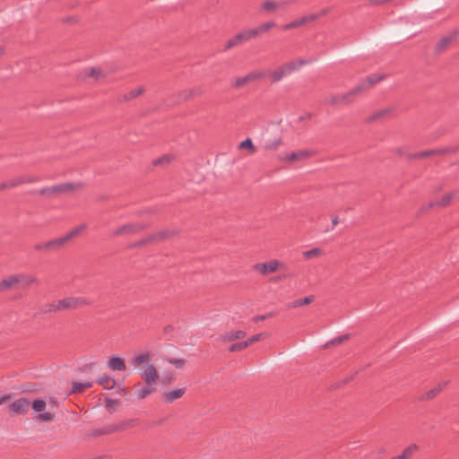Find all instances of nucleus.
<instances>
[{"label": "nucleus", "mask_w": 459, "mask_h": 459, "mask_svg": "<svg viewBox=\"0 0 459 459\" xmlns=\"http://www.w3.org/2000/svg\"><path fill=\"white\" fill-rule=\"evenodd\" d=\"M253 38H255V32L251 29L245 30L229 39L224 46V50L227 51L238 44L249 41Z\"/></svg>", "instance_id": "nucleus-4"}, {"label": "nucleus", "mask_w": 459, "mask_h": 459, "mask_svg": "<svg viewBox=\"0 0 459 459\" xmlns=\"http://www.w3.org/2000/svg\"><path fill=\"white\" fill-rule=\"evenodd\" d=\"M64 244L62 238H57L51 239L45 243H39L36 244L34 246V248L38 251H48V250H53L57 249L60 247H62Z\"/></svg>", "instance_id": "nucleus-10"}, {"label": "nucleus", "mask_w": 459, "mask_h": 459, "mask_svg": "<svg viewBox=\"0 0 459 459\" xmlns=\"http://www.w3.org/2000/svg\"><path fill=\"white\" fill-rule=\"evenodd\" d=\"M450 152V149L447 148H441V149H432L429 151L420 152L413 153L410 155L411 159H419V158H424L434 154H445L446 152Z\"/></svg>", "instance_id": "nucleus-15"}, {"label": "nucleus", "mask_w": 459, "mask_h": 459, "mask_svg": "<svg viewBox=\"0 0 459 459\" xmlns=\"http://www.w3.org/2000/svg\"><path fill=\"white\" fill-rule=\"evenodd\" d=\"M389 112H390V109H388V108L381 109V110L374 113L373 115H371L368 117V121H374L378 118H381V117L386 116Z\"/></svg>", "instance_id": "nucleus-39"}, {"label": "nucleus", "mask_w": 459, "mask_h": 459, "mask_svg": "<svg viewBox=\"0 0 459 459\" xmlns=\"http://www.w3.org/2000/svg\"><path fill=\"white\" fill-rule=\"evenodd\" d=\"M186 388L184 387H178L171 391H169L167 393L163 394L164 402L166 403H172L177 399L181 398L186 394Z\"/></svg>", "instance_id": "nucleus-11"}, {"label": "nucleus", "mask_w": 459, "mask_h": 459, "mask_svg": "<svg viewBox=\"0 0 459 459\" xmlns=\"http://www.w3.org/2000/svg\"><path fill=\"white\" fill-rule=\"evenodd\" d=\"M30 404L33 411L37 412H41L47 408V403L43 399H36Z\"/></svg>", "instance_id": "nucleus-32"}, {"label": "nucleus", "mask_w": 459, "mask_h": 459, "mask_svg": "<svg viewBox=\"0 0 459 459\" xmlns=\"http://www.w3.org/2000/svg\"><path fill=\"white\" fill-rule=\"evenodd\" d=\"M309 155H310V152L307 151H299V152H294L286 154L285 156H281L280 160H285V161H293L296 160L305 159V158L308 157Z\"/></svg>", "instance_id": "nucleus-17"}, {"label": "nucleus", "mask_w": 459, "mask_h": 459, "mask_svg": "<svg viewBox=\"0 0 459 459\" xmlns=\"http://www.w3.org/2000/svg\"><path fill=\"white\" fill-rule=\"evenodd\" d=\"M143 91H144L143 87H138L137 89L130 91L129 92L121 96L119 99V101H123V102L130 101L133 99L140 96Z\"/></svg>", "instance_id": "nucleus-22"}, {"label": "nucleus", "mask_w": 459, "mask_h": 459, "mask_svg": "<svg viewBox=\"0 0 459 459\" xmlns=\"http://www.w3.org/2000/svg\"><path fill=\"white\" fill-rule=\"evenodd\" d=\"M35 418L39 421H51L54 417L50 412H43L37 415Z\"/></svg>", "instance_id": "nucleus-42"}, {"label": "nucleus", "mask_w": 459, "mask_h": 459, "mask_svg": "<svg viewBox=\"0 0 459 459\" xmlns=\"http://www.w3.org/2000/svg\"><path fill=\"white\" fill-rule=\"evenodd\" d=\"M365 88L364 83H359L349 92L339 94V95H332L325 100V103L331 106H345L350 104L352 101V96L363 91Z\"/></svg>", "instance_id": "nucleus-2"}, {"label": "nucleus", "mask_w": 459, "mask_h": 459, "mask_svg": "<svg viewBox=\"0 0 459 459\" xmlns=\"http://www.w3.org/2000/svg\"><path fill=\"white\" fill-rule=\"evenodd\" d=\"M170 235V232L168 231V230H162V231H160L159 233H157L156 235H153V236H151L148 240H152V239H157V238H166L168 236ZM147 239L145 240H143L141 243H144L146 242Z\"/></svg>", "instance_id": "nucleus-41"}, {"label": "nucleus", "mask_w": 459, "mask_h": 459, "mask_svg": "<svg viewBox=\"0 0 459 459\" xmlns=\"http://www.w3.org/2000/svg\"><path fill=\"white\" fill-rule=\"evenodd\" d=\"M170 160V157L168 156V155H164L160 158H158L156 159L155 160H153V164L154 165H160V164H163L165 162H169Z\"/></svg>", "instance_id": "nucleus-48"}, {"label": "nucleus", "mask_w": 459, "mask_h": 459, "mask_svg": "<svg viewBox=\"0 0 459 459\" xmlns=\"http://www.w3.org/2000/svg\"><path fill=\"white\" fill-rule=\"evenodd\" d=\"M17 279L19 280L20 288H27L30 285L38 283V279L31 274L18 273Z\"/></svg>", "instance_id": "nucleus-14"}, {"label": "nucleus", "mask_w": 459, "mask_h": 459, "mask_svg": "<svg viewBox=\"0 0 459 459\" xmlns=\"http://www.w3.org/2000/svg\"><path fill=\"white\" fill-rule=\"evenodd\" d=\"M328 12H329V8H324L317 13L320 14V18H321V17L326 15L328 13Z\"/></svg>", "instance_id": "nucleus-59"}, {"label": "nucleus", "mask_w": 459, "mask_h": 459, "mask_svg": "<svg viewBox=\"0 0 459 459\" xmlns=\"http://www.w3.org/2000/svg\"><path fill=\"white\" fill-rule=\"evenodd\" d=\"M286 75H288V73L284 66L279 67L277 70L271 73V82L273 83L278 82Z\"/></svg>", "instance_id": "nucleus-26"}, {"label": "nucleus", "mask_w": 459, "mask_h": 459, "mask_svg": "<svg viewBox=\"0 0 459 459\" xmlns=\"http://www.w3.org/2000/svg\"><path fill=\"white\" fill-rule=\"evenodd\" d=\"M269 315H259L254 317V321L258 322L266 319Z\"/></svg>", "instance_id": "nucleus-56"}, {"label": "nucleus", "mask_w": 459, "mask_h": 459, "mask_svg": "<svg viewBox=\"0 0 459 459\" xmlns=\"http://www.w3.org/2000/svg\"><path fill=\"white\" fill-rule=\"evenodd\" d=\"M77 186H78V185H74L73 183H63V184L52 186H50V188H51L52 195H55V194L65 193V192L74 190Z\"/></svg>", "instance_id": "nucleus-16"}, {"label": "nucleus", "mask_w": 459, "mask_h": 459, "mask_svg": "<svg viewBox=\"0 0 459 459\" xmlns=\"http://www.w3.org/2000/svg\"><path fill=\"white\" fill-rule=\"evenodd\" d=\"M311 116H312V115H311V113H307V114H306L305 116L300 117H299V119H300V120L307 119V118L311 117Z\"/></svg>", "instance_id": "nucleus-60"}, {"label": "nucleus", "mask_w": 459, "mask_h": 459, "mask_svg": "<svg viewBox=\"0 0 459 459\" xmlns=\"http://www.w3.org/2000/svg\"><path fill=\"white\" fill-rule=\"evenodd\" d=\"M348 338H349L348 334H343V335L337 336L335 338L331 339L329 342H327L325 344V347L327 348V347L332 346V345L340 344L343 341L347 340Z\"/></svg>", "instance_id": "nucleus-36"}, {"label": "nucleus", "mask_w": 459, "mask_h": 459, "mask_svg": "<svg viewBox=\"0 0 459 459\" xmlns=\"http://www.w3.org/2000/svg\"><path fill=\"white\" fill-rule=\"evenodd\" d=\"M453 197H454L453 194H447L445 196H443L440 201L437 202L436 204L441 205V206H446L451 202Z\"/></svg>", "instance_id": "nucleus-44"}, {"label": "nucleus", "mask_w": 459, "mask_h": 459, "mask_svg": "<svg viewBox=\"0 0 459 459\" xmlns=\"http://www.w3.org/2000/svg\"><path fill=\"white\" fill-rule=\"evenodd\" d=\"M109 381H110L109 377L105 374V375L100 377L94 383H96L98 385H105L106 383H108Z\"/></svg>", "instance_id": "nucleus-49"}, {"label": "nucleus", "mask_w": 459, "mask_h": 459, "mask_svg": "<svg viewBox=\"0 0 459 459\" xmlns=\"http://www.w3.org/2000/svg\"><path fill=\"white\" fill-rule=\"evenodd\" d=\"M282 30H291V29H294L293 25H292V22H289V23H286L284 24L282 27H281Z\"/></svg>", "instance_id": "nucleus-58"}, {"label": "nucleus", "mask_w": 459, "mask_h": 459, "mask_svg": "<svg viewBox=\"0 0 459 459\" xmlns=\"http://www.w3.org/2000/svg\"><path fill=\"white\" fill-rule=\"evenodd\" d=\"M30 405V402L26 397H21L10 404V411L14 414H25L29 407Z\"/></svg>", "instance_id": "nucleus-7"}, {"label": "nucleus", "mask_w": 459, "mask_h": 459, "mask_svg": "<svg viewBox=\"0 0 459 459\" xmlns=\"http://www.w3.org/2000/svg\"><path fill=\"white\" fill-rule=\"evenodd\" d=\"M288 2L287 1H281V2H279V3H275L273 1H265L263 4H262V8L264 11H265L266 13H273L276 8L278 6H281L282 4H287Z\"/></svg>", "instance_id": "nucleus-25"}, {"label": "nucleus", "mask_w": 459, "mask_h": 459, "mask_svg": "<svg viewBox=\"0 0 459 459\" xmlns=\"http://www.w3.org/2000/svg\"><path fill=\"white\" fill-rule=\"evenodd\" d=\"M156 389L155 385H145L138 390L137 392V398L138 399H143L150 394H152Z\"/></svg>", "instance_id": "nucleus-33"}, {"label": "nucleus", "mask_w": 459, "mask_h": 459, "mask_svg": "<svg viewBox=\"0 0 459 459\" xmlns=\"http://www.w3.org/2000/svg\"><path fill=\"white\" fill-rule=\"evenodd\" d=\"M321 254H322V250L319 247H314L310 250L304 251L303 256L307 259H310V258L319 255Z\"/></svg>", "instance_id": "nucleus-38"}, {"label": "nucleus", "mask_w": 459, "mask_h": 459, "mask_svg": "<svg viewBox=\"0 0 459 459\" xmlns=\"http://www.w3.org/2000/svg\"><path fill=\"white\" fill-rule=\"evenodd\" d=\"M448 381H442L438 383L437 386L428 391L421 399L430 400L434 398L448 385Z\"/></svg>", "instance_id": "nucleus-18"}, {"label": "nucleus", "mask_w": 459, "mask_h": 459, "mask_svg": "<svg viewBox=\"0 0 459 459\" xmlns=\"http://www.w3.org/2000/svg\"><path fill=\"white\" fill-rule=\"evenodd\" d=\"M246 336V332L242 330H237L226 333L221 336V339L225 342H231L234 340L241 339Z\"/></svg>", "instance_id": "nucleus-19"}, {"label": "nucleus", "mask_w": 459, "mask_h": 459, "mask_svg": "<svg viewBox=\"0 0 459 459\" xmlns=\"http://www.w3.org/2000/svg\"><path fill=\"white\" fill-rule=\"evenodd\" d=\"M99 368L100 365L98 362H90L78 368V371L81 373L94 374Z\"/></svg>", "instance_id": "nucleus-23"}, {"label": "nucleus", "mask_w": 459, "mask_h": 459, "mask_svg": "<svg viewBox=\"0 0 459 459\" xmlns=\"http://www.w3.org/2000/svg\"><path fill=\"white\" fill-rule=\"evenodd\" d=\"M85 229H86V225L85 224H82V225L77 226L74 229H73L71 231L66 233L65 236L61 237L62 239H63L64 244H65L67 241H69L70 239H72L73 238L77 236L80 232H82Z\"/></svg>", "instance_id": "nucleus-24"}, {"label": "nucleus", "mask_w": 459, "mask_h": 459, "mask_svg": "<svg viewBox=\"0 0 459 459\" xmlns=\"http://www.w3.org/2000/svg\"><path fill=\"white\" fill-rule=\"evenodd\" d=\"M262 337H263V333H257V334L251 336V341L255 342H258L259 340H261Z\"/></svg>", "instance_id": "nucleus-57"}, {"label": "nucleus", "mask_w": 459, "mask_h": 459, "mask_svg": "<svg viewBox=\"0 0 459 459\" xmlns=\"http://www.w3.org/2000/svg\"><path fill=\"white\" fill-rule=\"evenodd\" d=\"M107 366L112 370L124 371L126 370V363L124 359L112 356L107 362Z\"/></svg>", "instance_id": "nucleus-13"}, {"label": "nucleus", "mask_w": 459, "mask_h": 459, "mask_svg": "<svg viewBox=\"0 0 459 459\" xmlns=\"http://www.w3.org/2000/svg\"><path fill=\"white\" fill-rule=\"evenodd\" d=\"M313 61H314L313 59H298L297 60L298 67L300 68L302 65L310 64Z\"/></svg>", "instance_id": "nucleus-52"}, {"label": "nucleus", "mask_w": 459, "mask_h": 459, "mask_svg": "<svg viewBox=\"0 0 459 459\" xmlns=\"http://www.w3.org/2000/svg\"><path fill=\"white\" fill-rule=\"evenodd\" d=\"M457 36V31H455L452 35H449V36H446V37H444L442 38L437 45V50H442L444 49L451 41L454 40V39Z\"/></svg>", "instance_id": "nucleus-30"}, {"label": "nucleus", "mask_w": 459, "mask_h": 459, "mask_svg": "<svg viewBox=\"0 0 459 459\" xmlns=\"http://www.w3.org/2000/svg\"><path fill=\"white\" fill-rule=\"evenodd\" d=\"M126 429V425L125 424H119V425H117V426H108V427H105L101 429H98L95 431V435H105V434H108V433H111V432H115V431H119L121 429Z\"/></svg>", "instance_id": "nucleus-27"}, {"label": "nucleus", "mask_w": 459, "mask_h": 459, "mask_svg": "<svg viewBox=\"0 0 459 459\" xmlns=\"http://www.w3.org/2000/svg\"><path fill=\"white\" fill-rule=\"evenodd\" d=\"M149 361L150 355L148 353H142L132 359V364L141 365L146 362L147 365L143 367L140 371L142 379L147 385L157 386L159 380V373L153 365L149 364Z\"/></svg>", "instance_id": "nucleus-1"}, {"label": "nucleus", "mask_w": 459, "mask_h": 459, "mask_svg": "<svg viewBox=\"0 0 459 459\" xmlns=\"http://www.w3.org/2000/svg\"><path fill=\"white\" fill-rule=\"evenodd\" d=\"M338 222H339L338 217H336V216L333 217L332 219V227L330 229H326L325 231L333 230V228L338 224Z\"/></svg>", "instance_id": "nucleus-55"}, {"label": "nucleus", "mask_w": 459, "mask_h": 459, "mask_svg": "<svg viewBox=\"0 0 459 459\" xmlns=\"http://www.w3.org/2000/svg\"><path fill=\"white\" fill-rule=\"evenodd\" d=\"M94 384V381L84 380L82 382L74 381L72 384V392L80 393L84 389L91 388Z\"/></svg>", "instance_id": "nucleus-20"}, {"label": "nucleus", "mask_w": 459, "mask_h": 459, "mask_svg": "<svg viewBox=\"0 0 459 459\" xmlns=\"http://www.w3.org/2000/svg\"><path fill=\"white\" fill-rule=\"evenodd\" d=\"M143 229H144V225L143 223H128L120 226L117 229H114L111 231V235L114 237L120 235H134L142 230Z\"/></svg>", "instance_id": "nucleus-5"}, {"label": "nucleus", "mask_w": 459, "mask_h": 459, "mask_svg": "<svg viewBox=\"0 0 459 459\" xmlns=\"http://www.w3.org/2000/svg\"><path fill=\"white\" fill-rule=\"evenodd\" d=\"M274 26H275V22L273 21H270V22H266L259 25L256 28H253L251 30H252V31L255 32V38L258 34L266 32L267 30H269L270 29H272Z\"/></svg>", "instance_id": "nucleus-28"}, {"label": "nucleus", "mask_w": 459, "mask_h": 459, "mask_svg": "<svg viewBox=\"0 0 459 459\" xmlns=\"http://www.w3.org/2000/svg\"><path fill=\"white\" fill-rule=\"evenodd\" d=\"M305 17H306L307 22H310L319 19L320 14H318L317 13H311L309 15H305Z\"/></svg>", "instance_id": "nucleus-50"}, {"label": "nucleus", "mask_w": 459, "mask_h": 459, "mask_svg": "<svg viewBox=\"0 0 459 459\" xmlns=\"http://www.w3.org/2000/svg\"><path fill=\"white\" fill-rule=\"evenodd\" d=\"M240 148H249L251 150H254V145L250 138H247L239 144Z\"/></svg>", "instance_id": "nucleus-47"}, {"label": "nucleus", "mask_w": 459, "mask_h": 459, "mask_svg": "<svg viewBox=\"0 0 459 459\" xmlns=\"http://www.w3.org/2000/svg\"><path fill=\"white\" fill-rule=\"evenodd\" d=\"M118 403H119V402L117 400L110 399V398L106 399V407L110 413H113L115 411L113 405H117Z\"/></svg>", "instance_id": "nucleus-43"}, {"label": "nucleus", "mask_w": 459, "mask_h": 459, "mask_svg": "<svg viewBox=\"0 0 459 459\" xmlns=\"http://www.w3.org/2000/svg\"><path fill=\"white\" fill-rule=\"evenodd\" d=\"M284 68L286 69L288 74H291L293 71L295 70H298L299 67H298V64H297V61H292V62H289L287 63L285 65H283Z\"/></svg>", "instance_id": "nucleus-45"}, {"label": "nucleus", "mask_w": 459, "mask_h": 459, "mask_svg": "<svg viewBox=\"0 0 459 459\" xmlns=\"http://www.w3.org/2000/svg\"><path fill=\"white\" fill-rule=\"evenodd\" d=\"M4 53V48L0 47V56Z\"/></svg>", "instance_id": "nucleus-64"}, {"label": "nucleus", "mask_w": 459, "mask_h": 459, "mask_svg": "<svg viewBox=\"0 0 459 459\" xmlns=\"http://www.w3.org/2000/svg\"><path fill=\"white\" fill-rule=\"evenodd\" d=\"M19 287V280L16 274H11L0 281V293L6 292L10 290Z\"/></svg>", "instance_id": "nucleus-9"}, {"label": "nucleus", "mask_w": 459, "mask_h": 459, "mask_svg": "<svg viewBox=\"0 0 459 459\" xmlns=\"http://www.w3.org/2000/svg\"><path fill=\"white\" fill-rule=\"evenodd\" d=\"M383 78L384 77L382 75L371 74V75L367 76L366 79L363 82H361L360 83L365 84V88H364V90H365L368 86H370L372 84H375V83L382 81Z\"/></svg>", "instance_id": "nucleus-31"}, {"label": "nucleus", "mask_w": 459, "mask_h": 459, "mask_svg": "<svg viewBox=\"0 0 459 459\" xmlns=\"http://www.w3.org/2000/svg\"><path fill=\"white\" fill-rule=\"evenodd\" d=\"M265 74H266V73L263 72V71H252L243 77L236 78L233 87H235V88L243 87L244 85H246L247 83L256 82V81L262 79L263 77L265 76Z\"/></svg>", "instance_id": "nucleus-6"}, {"label": "nucleus", "mask_w": 459, "mask_h": 459, "mask_svg": "<svg viewBox=\"0 0 459 459\" xmlns=\"http://www.w3.org/2000/svg\"><path fill=\"white\" fill-rule=\"evenodd\" d=\"M243 342H247V347L248 345H250V344L254 343V342H253V341H251V337H250V338H248V339H247V340H246V341H243Z\"/></svg>", "instance_id": "nucleus-61"}, {"label": "nucleus", "mask_w": 459, "mask_h": 459, "mask_svg": "<svg viewBox=\"0 0 459 459\" xmlns=\"http://www.w3.org/2000/svg\"><path fill=\"white\" fill-rule=\"evenodd\" d=\"M40 180L39 177L37 176H21L10 180V186H18L22 184L35 183Z\"/></svg>", "instance_id": "nucleus-12"}, {"label": "nucleus", "mask_w": 459, "mask_h": 459, "mask_svg": "<svg viewBox=\"0 0 459 459\" xmlns=\"http://www.w3.org/2000/svg\"><path fill=\"white\" fill-rule=\"evenodd\" d=\"M314 300V296H307L303 299H297L295 301H293L290 306L289 307H300V306H303V305H307L309 303H311L312 301Z\"/></svg>", "instance_id": "nucleus-34"}, {"label": "nucleus", "mask_w": 459, "mask_h": 459, "mask_svg": "<svg viewBox=\"0 0 459 459\" xmlns=\"http://www.w3.org/2000/svg\"><path fill=\"white\" fill-rule=\"evenodd\" d=\"M167 379L169 380V382H171L173 380V377H167Z\"/></svg>", "instance_id": "nucleus-63"}, {"label": "nucleus", "mask_w": 459, "mask_h": 459, "mask_svg": "<svg viewBox=\"0 0 459 459\" xmlns=\"http://www.w3.org/2000/svg\"><path fill=\"white\" fill-rule=\"evenodd\" d=\"M38 194L41 195H52L51 188L48 187H43L38 191Z\"/></svg>", "instance_id": "nucleus-51"}, {"label": "nucleus", "mask_w": 459, "mask_h": 459, "mask_svg": "<svg viewBox=\"0 0 459 459\" xmlns=\"http://www.w3.org/2000/svg\"><path fill=\"white\" fill-rule=\"evenodd\" d=\"M57 311H61V308L59 307V300L56 302L48 303L46 304L40 310L41 314H48V313H55Z\"/></svg>", "instance_id": "nucleus-29"}, {"label": "nucleus", "mask_w": 459, "mask_h": 459, "mask_svg": "<svg viewBox=\"0 0 459 459\" xmlns=\"http://www.w3.org/2000/svg\"><path fill=\"white\" fill-rule=\"evenodd\" d=\"M12 397V394H4L0 397V405L4 404L7 400H10Z\"/></svg>", "instance_id": "nucleus-54"}, {"label": "nucleus", "mask_w": 459, "mask_h": 459, "mask_svg": "<svg viewBox=\"0 0 459 459\" xmlns=\"http://www.w3.org/2000/svg\"><path fill=\"white\" fill-rule=\"evenodd\" d=\"M419 449V446L415 444L408 446L406 448L403 450V452L397 455L394 456L395 459H411L413 454Z\"/></svg>", "instance_id": "nucleus-21"}, {"label": "nucleus", "mask_w": 459, "mask_h": 459, "mask_svg": "<svg viewBox=\"0 0 459 459\" xmlns=\"http://www.w3.org/2000/svg\"><path fill=\"white\" fill-rule=\"evenodd\" d=\"M92 303L85 297H67L59 300V307L62 310L76 309L81 307L89 306Z\"/></svg>", "instance_id": "nucleus-3"}, {"label": "nucleus", "mask_w": 459, "mask_h": 459, "mask_svg": "<svg viewBox=\"0 0 459 459\" xmlns=\"http://www.w3.org/2000/svg\"><path fill=\"white\" fill-rule=\"evenodd\" d=\"M247 348V342H239L230 346L229 351L231 352L241 351Z\"/></svg>", "instance_id": "nucleus-40"}, {"label": "nucleus", "mask_w": 459, "mask_h": 459, "mask_svg": "<svg viewBox=\"0 0 459 459\" xmlns=\"http://www.w3.org/2000/svg\"><path fill=\"white\" fill-rule=\"evenodd\" d=\"M101 74V70L99 67H91L85 70V75L99 79Z\"/></svg>", "instance_id": "nucleus-37"}, {"label": "nucleus", "mask_w": 459, "mask_h": 459, "mask_svg": "<svg viewBox=\"0 0 459 459\" xmlns=\"http://www.w3.org/2000/svg\"><path fill=\"white\" fill-rule=\"evenodd\" d=\"M164 360L171 365H174L177 368H183L186 364L185 359L166 358Z\"/></svg>", "instance_id": "nucleus-35"}, {"label": "nucleus", "mask_w": 459, "mask_h": 459, "mask_svg": "<svg viewBox=\"0 0 459 459\" xmlns=\"http://www.w3.org/2000/svg\"><path fill=\"white\" fill-rule=\"evenodd\" d=\"M116 385V381L115 380H112V385L110 386H107L106 388L107 389H112Z\"/></svg>", "instance_id": "nucleus-62"}, {"label": "nucleus", "mask_w": 459, "mask_h": 459, "mask_svg": "<svg viewBox=\"0 0 459 459\" xmlns=\"http://www.w3.org/2000/svg\"><path fill=\"white\" fill-rule=\"evenodd\" d=\"M280 263L277 260H270L266 263L255 264L254 269L263 275L274 273L278 270Z\"/></svg>", "instance_id": "nucleus-8"}, {"label": "nucleus", "mask_w": 459, "mask_h": 459, "mask_svg": "<svg viewBox=\"0 0 459 459\" xmlns=\"http://www.w3.org/2000/svg\"><path fill=\"white\" fill-rule=\"evenodd\" d=\"M9 184H10V180L6 181V182H4V183H1L0 184V191L4 190L6 188H13V187H14L13 186H10Z\"/></svg>", "instance_id": "nucleus-53"}, {"label": "nucleus", "mask_w": 459, "mask_h": 459, "mask_svg": "<svg viewBox=\"0 0 459 459\" xmlns=\"http://www.w3.org/2000/svg\"><path fill=\"white\" fill-rule=\"evenodd\" d=\"M305 23H307V20H306L305 16H302L297 20L292 21V25H293L294 29L299 28V27L304 25Z\"/></svg>", "instance_id": "nucleus-46"}]
</instances>
